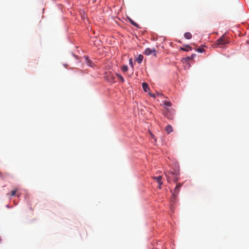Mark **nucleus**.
I'll use <instances>...</instances> for the list:
<instances>
[{
  "label": "nucleus",
  "instance_id": "obj_1",
  "mask_svg": "<svg viewBox=\"0 0 249 249\" xmlns=\"http://www.w3.org/2000/svg\"><path fill=\"white\" fill-rule=\"evenodd\" d=\"M182 183H178L174 189V192L172 193V197L171 200L172 201L175 200L176 197L177 196L178 194L179 191L180 187L182 186Z\"/></svg>",
  "mask_w": 249,
  "mask_h": 249
},
{
  "label": "nucleus",
  "instance_id": "obj_2",
  "mask_svg": "<svg viewBox=\"0 0 249 249\" xmlns=\"http://www.w3.org/2000/svg\"><path fill=\"white\" fill-rule=\"evenodd\" d=\"M228 43V39L226 36L224 35H223L221 36L217 41H216V45H224Z\"/></svg>",
  "mask_w": 249,
  "mask_h": 249
},
{
  "label": "nucleus",
  "instance_id": "obj_3",
  "mask_svg": "<svg viewBox=\"0 0 249 249\" xmlns=\"http://www.w3.org/2000/svg\"><path fill=\"white\" fill-rule=\"evenodd\" d=\"M156 52V50L155 49H150V48H146L144 51V54L145 55H150L152 53H155Z\"/></svg>",
  "mask_w": 249,
  "mask_h": 249
},
{
  "label": "nucleus",
  "instance_id": "obj_4",
  "mask_svg": "<svg viewBox=\"0 0 249 249\" xmlns=\"http://www.w3.org/2000/svg\"><path fill=\"white\" fill-rule=\"evenodd\" d=\"M153 178L156 180L160 186H160L162 184V182L161 181L162 177L160 176L158 177H153Z\"/></svg>",
  "mask_w": 249,
  "mask_h": 249
},
{
  "label": "nucleus",
  "instance_id": "obj_5",
  "mask_svg": "<svg viewBox=\"0 0 249 249\" xmlns=\"http://www.w3.org/2000/svg\"><path fill=\"white\" fill-rule=\"evenodd\" d=\"M169 175H171L173 176V181L174 182H176L178 181V178H177V173H174L173 172H169Z\"/></svg>",
  "mask_w": 249,
  "mask_h": 249
},
{
  "label": "nucleus",
  "instance_id": "obj_6",
  "mask_svg": "<svg viewBox=\"0 0 249 249\" xmlns=\"http://www.w3.org/2000/svg\"><path fill=\"white\" fill-rule=\"evenodd\" d=\"M180 50H181L182 51H184L187 52V51H189L190 50H192V48L191 46H190L189 45H186L184 47H181L180 48Z\"/></svg>",
  "mask_w": 249,
  "mask_h": 249
},
{
  "label": "nucleus",
  "instance_id": "obj_7",
  "mask_svg": "<svg viewBox=\"0 0 249 249\" xmlns=\"http://www.w3.org/2000/svg\"><path fill=\"white\" fill-rule=\"evenodd\" d=\"M165 130L168 134H169L173 130L172 127L170 125H167L166 127H165Z\"/></svg>",
  "mask_w": 249,
  "mask_h": 249
},
{
  "label": "nucleus",
  "instance_id": "obj_8",
  "mask_svg": "<svg viewBox=\"0 0 249 249\" xmlns=\"http://www.w3.org/2000/svg\"><path fill=\"white\" fill-rule=\"evenodd\" d=\"M142 87L143 90L145 92H146L147 90L149 89L148 84L146 83H142Z\"/></svg>",
  "mask_w": 249,
  "mask_h": 249
},
{
  "label": "nucleus",
  "instance_id": "obj_9",
  "mask_svg": "<svg viewBox=\"0 0 249 249\" xmlns=\"http://www.w3.org/2000/svg\"><path fill=\"white\" fill-rule=\"evenodd\" d=\"M128 19L132 25H134V26L136 27L137 28H140V27H139V25H138V24H137L136 22H135L134 21H133L130 18H128Z\"/></svg>",
  "mask_w": 249,
  "mask_h": 249
},
{
  "label": "nucleus",
  "instance_id": "obj_10",
  "mask_svg": "<svg viewBox=\"0 0 249 249\" xmlns=\"http://www.w3.org/2000/svg\"><path fill=\"white\" fill-rule=\"evenodd\" d=\"M18 191V188H16L14 190H12L10 193L7 194V195H9L11 196H14Z\"/></svg>",
  "mask_w": 249,
  "mask_h": 249
},
{
  "label": "nucleus",
  "instance_id": "obj_11",
  "mask_svg": "<svg viewBox=\"0 0 249 249\" xmlns=\"http://www.w3.org/2000/svg\"><path fill=\"white\" fill-rule=\"evenodd\" d=\"M143 56L142 54H139L138 57L137 58V61L139 64H141L143 60Z\"/></svg>",
  "mask_w": 249,
  "mask_h": 249
},
{
  "label": "nucleus",
  "instance_id": "obj_12",
  "mask_svg": "<svg viewBox=\"0 0 249 249\" xmlns=\"http://www.w3.org/2000/svg\"><path fill=\"white\" fill-rule=\"evenodd\" d=\"M184 36L187 39H191L192 36V34L190 32L185 33L184 35Z\"/></svg>",
  "mask_w": 249,
  "mask_h": 249
},
{
  "label": "nucleus",
  "instance_id": "obj_13",
  "mask_svg": "<svg viewBox=\"0 0 249 249\" xmlns=\"http://www.w3.org/2000/svg\"><path fill=\"white\" fill-rule=\"evenodd\" d=\"M86 63L89 66H90V67H92L93 66V63L92 62L91 60H89V58L86 56Z\"/></svg>",
  "mask_w": 249,
  "mask_h": 249
},
{
  "label": "nucleus",
  "instance_id": "obj_14",
  "mask_svg": "<svg viewBox=\"0 0 249 249\" xmlns=\"http://www.w3.org/2000/svg\"><path fill=\"white\" fill-rule=\"evenodd\" d=\"M116 76L118 78V79L120 80V81H121L122 82H124V79L122 75H120L119 74L117 73Z\"/></svg>",
  "mask_w": 249,
  "mask_h": 249
},
{
  "label": "nucleus",
  "instance_id": "obj_15",
  "mask_svg": "<svg viewBox=\"0 0 249 249\" xmlns=\"http://www.w3.org/2000/svg\"><path fill=\"white\" fill-rule=\"evenodd\" d=\"M128 70V67L126 65H124L122 67V71H123V72H126Z\"/></svg>",
  "mask_w": 249,
  "mask_h": 249
},
{
  "label": "nucleus",
  "instance_id": "obj_16",
  "mask_svg": "<svg viewBox=\"0 0 249 249\" xmlns=\"http://www.w3.org/2000/svg\"><path fill=\"white\" fill-rule=\"evenodd\" d=\"M197 51L198 53H203L204 51V50L203 48H198L197 49Z\"/></svg>",
  "mask_w": 249,
  "mask_h": 249
},
{
  "label": "nucleus",
  "instance_id": "obj_17",
  "mask_svg": "<svg viewBox=\"0 0 249 249\" xmlns=\"http://www.w3.org/2000/svg\"><path fill=\"white\" fill-rule=\"evenodd\" d=\"M129 64L132 67H133V61H132V58L129 59Z\"/></svg>",
  "mask_w": 249,
  "mask_h": 249
},
{
  "label": "nucleus",
  "instance_id": "obj_18",
  "mask_svg": "<svg viewBox=\"0 0 249 249\" xmlns=\"http://www.w3.org/2000/svg\"><path fill=\"white\" fill-rule=\"evenodd\" d=\"M164 105L166 106H168V107H170L171 106V104L170 102H165L164 103Z\"/></svg>",
  "mask_w": 249,
  "mask_h": 249
},
{
  "label": "nucleus",
  "instance_id": "obj_19",
  "mask_svg": "<svg viewBox=\"0 0 249 249\" xmlns=\"http://www.w3.org/2000/svg\"><path fill=\"white\" fill-rule=\"evenodd\" d=\"M150 135L151 136V137L154 139L155 141H156V140L155 139V136L154 135H153L152 133H150Z\"/></svg>",
  "mask_w": 249,
  "mask_h": 249
},
{
  "label": "nucleus",
  "instance_id": "obj_20",
  "mask_svg": "<svg viewBox=\"0 0 249 249\" xmlns=\"http://www.w3.org/2000/svg\"><path fill=\"white\" fill-rule=\"evenodd\" d=\"M195 56V54H193L192 55V58H193V57H194Z\"/></svg>",
  "mask_w": 249,
  "mask_h": 249
},
{
  "label": "nucleus",
  "instance_id": "obj_21",
  "mask_svg": "<svg viewBox=\"0 0 249 249\" xmlns=\"http://www.w3.org/2000/svg\"><path fill=\"white\" fill-rule=\"evenodd\" d=\"M150 95L151 96H152V97H155V96H154L153 94H150Z\"/></svg>",
  "mask_w": 249,
  "mask_h": 249
},
{
  "label": "nucleus",
  "instance_id": "obj_22",
  "mask_svg": "<svg viewBox=\"0 0 249 249\" xmlns=\"http://www.w3.org/2000/svg\"><path fill=\"white\" fill-rule=\"evenodd\" d=\"M166 176H167V179L168 180V178H169V176L167 175H166Z\"/></svg>",
  "mask_w": 249,
  "mask_h": 249
},
{
  "label": "nucleus",
  "instance_id": "obj_23",
  "mask_svg": "<svg viewBox=\"0 0 249 249\" xmlns=\"http://www.w3.org/2000/svg\"><path fill=\"white\" fill-rule=\"evenodd\" d=\"M1 237L0 236V242H1Z\"/></svg>",
  "mask_w": 249,
  "mask_h": 249
},
{
  "label": "nucleus",
  "instance_id": "obj_24",
  "mask_svg": "<svg viewBox=\"0 0 249 249\" xmlns=\"http://www.w3.org/2000/svg\"><path fill=\"white\" fill-rule=\"evenodd\" d=\"M17 196H18V197H19V195H18Z\"/></svg>",
  "mask_w": 249,
  "mask_h": 249
},
{
  "label": "nucleus",
  "instance_id": "obj_25",
  "mask_svg": "<svg viewBox=\"0 0 249 249\" xmlns=\"http://www.w3.org/2000/svg\"><path fill=\"white\" fill-rule=\"evenodd\" d=\"M154 55V56H156V53H155Z\"/></svg>",
  "mask_w": 249,
  "mask_h": 249
}]
</instances>
